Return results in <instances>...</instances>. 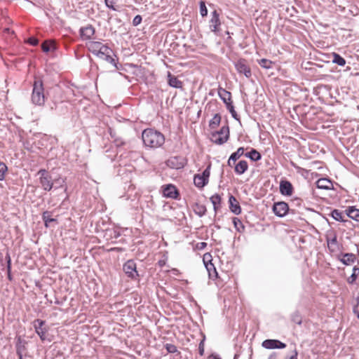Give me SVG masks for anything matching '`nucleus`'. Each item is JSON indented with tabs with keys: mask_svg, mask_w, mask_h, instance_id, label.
I'll use <instances>...</instances> for the list:
<instances>
[{
	"mask_svg": "<svg viewBox=\"0 0 359 359\" xmlns=\"http://www.w3.org/2000/svg\"><path fill=\"white\" fill-rule=\"evenodd\" d=\"M210 266H211V267H212V268H213V272L215 273V275H216V276H217V271H216L215 268L214 267V265H213L212 263H210Z\"/></svg>",
	"mask_w": 359,
	"mask_h": 359,
	"instance_id": "51",
	"label": "nucleus"
},
{
	"mask_svg": "<svg viewBox=\"0 0 359 359\" xmlns=\"http://www.w3.org/2000/svg\"><path fill=\"white\" fill-rule=\"evenodd\" d=\"M95 33V28L92 25H88L80 29V34L83 40L91 39Z\"/></svg>",
	"mask_w": 359,
	"mask_h": 359,
	"instance_id": "16",
	"label": "nucleus"
},
{
	"mask_svg": "<svg viewBox=\"0 0 359 359\" xmlns=\"http://www.w3.org/2000/svg\"><path fill=\"white\" fill-rule=\"evenodd\" d=\"M38 174L41 175L40 183L43 189L46 191H50L53 188V182L51 177L48 174L46 170L41 169Z\"/></svg>",
	"mask_w": 359,
	"mask_h": 359,
	"instance_id": "8",
	"label": "nucleus"
},
{
	"mask_svg": "<svg viewBox=\"0 0 359 359\" xmlns=\"http://www.w3.org/2000/svg\"><path fill=\"white\" fill-rule=\"evenodd\" d=\"M290 359H297V351H294V354L293 355H292Z\"/></svg>",
	"mask_w": 359,
	"mask_h": 359,
	"instance_id": "50",
	"label": "nucleus"
},
{
	"mask_svg": "<svg viewBox=\"0 0 359 359\" xmlns=\"http://www.w3.org/2000/svg\"><path fill=\"white\" fill-rule=\"evenodd\" d=\"M11 271V260H8V263H7L8 273H10Z\"/></svg>",
	"mask_w": 359,
	"mask_h": 359,
	"instance_id": "48",
	"label": "nucleus"
},
{
	"mask_svg": "<svg viewBox=\"0 0 359 359\" xmlns=\"http://www.w3.org/2000/svg\"><path fill=\"white\" fill-rule=\"evenodd\" d=\"M210 166H208L201 174H196L194 178V183L196 187L201 189L204 187L209 182L210 175Z\"/></svg>",
	"mask_w": 359,
	"mask_h": 359,
	"instance_id": "6",
	"label": "nucleus"
},
{
	"mask_svg": "<svg viewBox=\"0 0 359 359\" xmlns=\"http://www.w3.org/2000/svg\"><path fill=\"white\" fill-rule=\"evenodd\" d=\"M292 321L297 325H301L302 323V318L299 313H294L292 316Z\"/></svg>",
	"mask_w": 359,
	"mask_h": 359,
	"instance_id": "38",
	"label": "nucleus"
},
{
	"mask_svg": "<svg viewBox=\"0 0 359 359\" xmlns=\"http://www.w3.org/2000/svg\"><path fill=\"white\" fill-rule=\"evenodd\" d=\"M262 346L267 349L284 348L286 344L276 339H266L262 342Z\"/></svg>",
	"mask_w": 359,
	"mask_h": 359,
	"instance_id": "14",
	"label": "nucleus"
},
{
	"mask_svg": "<svg viewBox=\"0 0 359 359\" xmlns=\"http://www.w3.org/2000/svg\"><path fill=\"white\" fill-rule=\"evenodd\" d=\"M161 190L163 196L165 198L177 199L180 196L178 189L172 184L163 185L161 187Z\"/></svg>",
	"mask_w": 359,
	"mask_h": 359,
	"instance_id": "7",
	"label": "nucleus"
},
{
	"mask_svg": "<svg viewBox=\"0 0 359 359\" xmlns=\"http://www.w3.org/2000/svg\"><path fill=\"white\" fill-rule=\"evenodd\" d=\"M233 224L237 231L241 233L244 231L245 226L243 225L242 221L240 219L237 217H233Z\"/></svg>",
	"mask_w": 359,
	"mask_h": 359,
	"instance_id": "30",
	"label": "nucleus"
},
{
	"mask_svg": "<svg viewBox=\"0 0 359 359\" xmlns=\"http://www.w3.org/2000/svg\"><path fill=\"white\" fill-rule=\"evenodd\" d=\"M207 246V243L205 242H200L196 244V248L198 250H203Z\"/></svg>",
	"mask_w": 359,
	"mask_h": 359,
	"instance_id": "46",
	"label": "nucleus"
},
{
	"mask_svg": "<svg viewBox=\"0 0 359 359\" xmlns=\"http://www.w3.org/2000/svg\"><path fill=\"white\" fill-rule=\"evenodd\" d=\"M236 70L240 74H244L248 78L252 75L251 69L245 59H240L235 63Z\"/></svg>",
	"mask_w": 359,
	"mask_h": 359,
	"instance_id": "9",
	"label": "nucleus"
},
{
	"mask_svg": "<svg viewBox=\"0 0 359 359\" xmlns=\"http://www.w3.org/2000/svg\"><path fill=\"white\" fill-rule=\"evenodd\" d=\"M44 88L41 80L34 82L32 93V102L35 105L43 106L45 103Z\"/></svg>",
	"mask_w": 359,
	"mask_h": 359,
	"instance_id": "3",
	"label": "nucleus"
},
{
	"mask_svg": "<svg viewBox=\"0 0 359 359\" xmlns=\"http://www.w3.org/2000/svg\"><path fill=\"white\" fill-rule=\"evenodd\" d=\"M316 186L319 189H330L332 186V184L330 180L326 178H321L316 182Z\"/></svg>",
	"mask_w": 359,
	"mask_h": 359,
	"instance_id": "24",
	"label": "nucleus"
},
{
	"mask_svg": "<svg viewBox=\"0 0 359 359\" xmlns=\"http://www.w3.org/2000/svg\"><path fill=\"white\" fill-rule=\"evenodd\" d=\"M200 13L203 17H205L208 15V9L203 1L200 2Z\"/></svg>",
	"mask_w": 359,
	"mask_h": 359,
	"instance_id": "39",
	"label": "nucleus"
},
{
	"mask_svg": "<svg viewBox=\"0 0 359 359\" xmlns=\"http://www.w3.org/2000/svg\"><path fill=\"white\" fill-rule=\"evenodd\" d=\"M168 82L169 86L176 88H182V82L177 76L172 75L170 72L168 74Z\"/></svg>",
	"mask_w": 359,
	"mask_h": 359,
	"instance_id": "22",
	"label": "nucleus"
},
{
	"mask_svg": "<svg viewBox=\"0 0 359 359\" xmlns=\"http://www.w3.org/2000/svg\"><path fill=\"white\" fill-rule=\"evenodd\" d=\"M234 171L238 175L243 174L248 168V163L246 161L242 160L240 161L238 163H235Z\"/></svg>",
	"mask_w": 359,
	"mask_h": 359,
	"instance_id": "21",
	"label": "nucleus"
},
{
	"mask_svg": "<svg viewBox=\"0 0 359 359\" xmlns=\"http://www.w3.org/2000/svg\"><path fill=\"white\" fill-rule=\"evenodd\" d=\"M8 277L9 279H11V273H8Z\"/></svg>",
	"mask_w": 359,
	"mask_h": 359,
	"instance_id": "54",
	"label": "nucleus"
},
{
	"mask_svg": "<svg viewBox=\"0 0 359 359\" xmlns=\"http://www.w3.org/2000/svg\"><path fill=\"white\" fill-rule=\"evenodd\" d=\"M245 156L254 161H259L261 158V154L255 149H252L250 152L245 154Z\"/></svg>",
	"mask_w": 359,
	"mask_h": 359,
	"instance_id": "33",
	"label": "nucleus"
},
{
	"mask_svg": "<svg viewBox=\"0 0 359 359\" xmlns=\"http://www.w3.org/2000/svg\"><path fill=\"white\" fill-rule=\"evenodd\" d=\"M330 215L337 221L345 222L344 215L342 212L339 210H334L332 211Z\"/></svg>",
	"mask_w": 359,
	"mask_h": 359,
	"instance_id": "32",
	"label": "nucleus"
},
{
	"mask_svg": "<svg viewBox=\"0 0 359 359\" xmlns=\"http://www.w3.org/2000/svg\"><path fill=\"white\" fill-rule=\"evenodd\" d=\"M259 65L264 69H270L272 67L273 62L267 59H261L258 61Z\"/></svg>",
	"mask_w": 359,
	"mask_h": 359,
	"instance_id": "34",
	"label": "nucleus"
},
{
	"mask_svg": "<svg viewBox=\"0 0 359 359\" xmlns=\"http://www.w3.org/2000/svg\"><path fill=\"white\" fill-rule=\"evenodd\" d=\"M327 243L329 250L331 253H335L340 251V244L337 241V238L335 234L331 237H327Z\"/></svg>",
	"mask_w": 359,
	"mask_h": 359,
	"instance_id": "15",
	"label": "nucleus"
},
{
	"mask_svg": "<svg viewBox=\"0 0 359 359\" xmlns=\"http://www.w3.org/2000/svg\"><path fill=\"white\" fill-rule=\"evenodd\" d=\"M218 95L225 103L226 106H229L233 103L231 100V93L224 88H219Z\"/></svg>",
	"mask_w": 359,
	"mask_h": 359,
	"instance_id": "17",
	"label": "nucleus"
},
{
	"mask_svg": "<svg viewBox=\"0 0 359 359\" xmlns=\"http://www.w3.org/2000/svg\"><path fill=\"white\" fill-rule=\"evenodd\" d=\"M229 137V128L228 126H223L219 131L211 134V141L217 144L225 143Z\"/></svg>",
	"mask_w": 359,
	"mask_h": 359,
	"instance_id": "4",
	"label": "nucleus"
},
{
	"mask_svg": "<svg viewBox=\"0 0 359 359\" xmlns=\"http://www.w3.org/2000/svg\"><path fill=\"white\" fill-rule=\"evenodd\" d=\"M86 46L94 55L116 66L115 60L112 57L113 50L107 45L100 41H89Z\"/></svg>",
	"mask_w": 359,
	"mask_h": 359,
	"instance_id": "1",
	"label": "nucleus"
},
{
	"mask_svg": "<svg viewBox=\"0 0 359 359\" xmlns=\"http://www.w3.org/2000/svg\"><path fill=\"white\" fill-rule=\"evenodd\" d=\"M27 41L32 46H36L39 43V40L34 37H30Z\"/></svg>",
	"mask_w": 359,
	"mask_h": 359,
	"instance_id": "45",
	"label": "nucleus"
},
{
	"mask_svg": "<svg viewBox=\"0 0 359 359\" xmlns=\"http://www.w3.org/2000/svg\"><path fill=\"white\" fill-rule=\"evenodd\" d=\"M106 6L112 9L116 10V8L114 7V4H115V0H104Z\"/></svg>",
	"mask_w": 359,
	"mask_h": 359,
	"instance_id": "44",
	"label": "nucleus"
},
{
	"mask_svg": "<svg viewBox=\"0 0 359 359\" xmlns=\"http://www.w3.org/2000/svg\"><path fill=\"white\" fill-rule=\"evenodd\" d=\"M165 348L168 351V352L172 353H174L177 352V351L176 346H175L174 344H167L165 345Z\"/></svg>",
	"mask_w": 359,
	"mask_h": 359,
	"instance_id": "40",
	"label": "nucleus"
},
{
	"mask_svg": "<svg viewBox=\"0 0 359 359\" xmlns=\"http://www.w3.org/2000/svg\"><path fill=\"white\" fill-rule=\"evenodd\" d=\"M226 108L229 109V112L231 114L232 116L236 119L237 118V114L234 109V107L233 106V104H230L229 106L226 107Z\"/></svg>",
	"mask_w": 359,
	"mask_h": 359,
	"instance_id": "42",
	"label": "nucleus"
},
{
	"mask_svg": "<svg viewBox=\"0 0 359 359\" xmlns=\"http://www.w3.org/2000/svg\"><path fill=\"white\" fill-rule=\"evenodd\" d=\"M226 108L229 109V112L231 114L232 116L236 119L237 118V114L234 109V107L233 106V104H230L229 106L226 107Z\"/></svg>",
	"mask_w": 359,
	"mask_h": 359,
	"instance_id": "43",
	"label": "nucleus"
},
{
	"mask_svg": "<svg viewBox=\"0 0 359 359\" xmlns=\"http://www.w3.org/2000/svg\"><path fill=\"white\" fill-rule=\"evenodd\" d=\"M194 212L201 217L206 212V208L204 205L196 203L193 207Z\"/></svg>",
	"mask_w": 359,
	"mask_h": 359,
	"instance_id": "28",
	"label": "nucleus"
},
{
	"mask_svg": "<svg viewBox=\"0 0 359 359\" xmlns=\"http://www.w3.org/2000/svg\"><path fill=\"white\" fill-rule=\"evenodd\" d=\"M221 121V117L218 114H215L212 120L210 121V127L212 128H215L219 126Z\"/></svg>",
	"mask_w": 359,
	"mask_h": 359,
	"instance_id": "35",
	"label": "nucleus"
},
{
	"mask_svg": "<svg viewBox=\"0 0 359 359\" xmlns=\"http://www.w3.org/2000/svg\"><path fill=\"white\" fill-rule=\"evenodd\" d=\"M142 16L140 15H136L134 18H133V25L134 26H137L138 25H140L142 22Z\"/></svg>",
	"mask_w": 359,
	"mask_h": 359,
	"instance_id": "41",
	"label": "nucleus"
},
{
	"mask_svg": "<svg viewBox=\"0 0 359 359\" xmlns=\"http://www.w3.org/2000/svg\"><path fill=\"white\" fill-rule=\"evenodd\" d=\"M34 327L35 332L39 336L42 341H51L52 339L48 337V327L46 326V322L44 320L37 319L34 322Z\"/></svg>",
	"mask_w": 359,
	"mask_h": 359,
	"instance_id": "5",
	"label": "nucleus"
},
{
	"mask_svg": "<svg viewBox=\"0 0 359 359\" xmlns=\"http://www.w3.org/2000/svg\"><path fill=\"white\" fill-rule=\"evenodd\" d=\"M54 43L51 41H44L41 45V48L43 52H48L53 48Z\"/></svg>",
	"mask_w": 359,
	"mask_h": 359,
	"instance_id": "37",
	"label": "nucleus"
},
{
	"mask_svg": "<svg viewBox=\"0 0 359 359\" xmlns=\"http://www.w3.org/2000/svg\"><path fill=\"white\" fill-rule=\"evenodd\" d=\"M123 271L130 278H135L137 275L136 264L133 260H128L123 264Z\"/></svg>",
	"mask_w": 359,
	"mask_h": 359,
	"instance_id": "13",
	"label": "nucleus"
},
{
	"mask_svg": "<svg viewBox=\"0 0 359 359\" xmlns=\"http://www.w3.org/2000/svg\"><path fill=\"white\" fill-rule=\"evenodd\" d=\"M337 259L346 266L352 265L358 261L355 255L353 253H341L337 256Z\"/></svg>",
	"mask_w": 359,
	"mask_h": 359,
	"instance_id": "12",
	"label": "nucleus"
},
{
	"mask_svg": "<svg viewBox=\"0 0 359 359\" xmlns=\"http://www.w3.org/2000/svg\"><path fill=\"white\" fill-rule=\"evenodd\" d=\"M108 251H121V248H110Z\"/></svg>",
	"mask_w": 359,
	"mask_h": 359,
	"instance_id": "49",
	"label": "nucleus"
},
{
	"mask_svg": "<svg viewBox=\"0 0 359 359\" xmlns=\"http://www.w3.org/2000/svg\"><path fill=\"white\" fill-rule=\"evenodd\" d=\"M272 210L276 216L282 217L288 212L289 206L285 202H276L274 203Z\"/></svg>",
	"mask_w": 359,
	"mask_h": 359,
	"instance_id": "10",
	"label": "nucleus"
},
{
	"mask_svg": "<svg viewBox=\"0 0 359 359\" xmlns=\"http://www.w3.org/2000/svg\"><path fill=\"white\" fill-rule=\"evenodd\" d=\"M229 208L232 212L236 215H239L241 212V208L238 201L233 196H230L229 198Z\"/></svg>",
	"mask_w": 359,
	"mask_h": 359,
	"instance_id": "20",
	"label": "nucleus"
},
{
	"mask_svg": "<svg viewBox=\"0 0 359 359\" xmlns=\"http://www.w3.org/2000/svg\"><path fill=\"white\" fill-rule=\"evenodd\" d=\"M206 267H207L208 271H209V275H210V276H212V273H211V272H210V269L209 268L208 265H206Z\"/></svg>",
	"mask_w": 359,
	"mask_h": 359,
	"instance_id": "52",
	"label": "nucleus"
},
{
	"mask_svg": "<svg viewBox=\"0 0 359 359\" xmlns=\"http://www.w3.org/2000/svg\"><path fill=\"white\" fill-rule=\"evenodd\" d=\"M359 277V267L355 266L353 268L352 274L347 278L346 281L348 284L353 285L355 283Z\"/></svg>",
	"mask_w": 359,
	"mask_h": 359,
	"instance_id": "25",
	"label": "nucleus"
},
{
	"mask_svg": "<svg viewBox=\"0 0 359 359\" xmlns=\"http://www.w3.org/2000/svg\"><path fill=\"white\" fill-rule=\"evenodd\" d=\"M210 20V29L211 32L217 34L220 31L221 21L219 19V14L215 10L212 14Z\"/></svg>",
	"mask_w": 359,
	"mask_h": 359,
	"instance_id": "11",
	"label": "nucleus"
},
{
	"mask_svg": "<svg viewBox=\"0 0 359 359\" xmlns=\"http://www.w3.org/2000/svg\"><path fill=\"white\" fill-rule=\"evenodd\" d=\"M142 141L146 147L158 148L165 142L164 135L152 128L145 129L142 134Z\"/></svg>",
	"mask_w": 359,
	"mask_h": 359,
	"instance_id": "2",
	"label": "nucleus"
},
{
	"mask_svg": "<svg viewBox=\"0 0 359 359\" xmlns=\"http://www.w3.org/2000/svg\"><path fill=\"white\" fill-rule=\"evenodd\" d=\"M346 214L349 218L359 222V209L349 206L346 210Z\"/></svg>",
	"mask_w": 359,
	"mask_h": 359,
	"instance_id": "23",
	"label": "nucleus"
},
{
	"mask_svg": "<svg viewBox=\"0 0 359 359\" xmlns=\"http://www.w3.org/2000/svg\"><path fill=\"white\" fill-rule=\"evenodd\" d=\"M210 201L213 205L214 210L217 211L220 208L221 196L218 194H215L210 197Z\"/></svg>",
	"mask_w": 359,
	"mask_h": 359,
	"instance_id": "26",
	"label": "nucleus"
},
{
	"mask_svg": "<svg viewBox=\"0 0 359 359\" xmlns=\"http://www.w3.org/2000/svg\"><path fill=\"white\" fill-rule=\"evenodd\" d=\"M26 350L25 342H23L20 338L18 339V342L16 344V353L18 358H22V353Z\"/></svg>",
	"mask_w": 359,
	"mask_h": 359,
	"instance_id": "27",
	"label": "nucleus"
},
{
	"mask_svg": "<svg viewBox=\"0 0 359 359\" xmlns=\"http://www.w3.org/2000/svg\"><path fill=\"white\" fill-rule=\"evenodd\" d=\"M42 219L46 227H48L50 222L56 221L55 219L51 218V213L49 211H45L43 212Z\"/></svg>",
	"mask_w": 359,
	"mask_h": 359,
	"instance_id": "29",
	"label": "nucleus"
},
{
	"mask_svg": "<svg viewBox=\"0 0 359 359\" xmlns=\"http://www.w3.org/2000/svg\"><path fill=\"white\" fill-rule=\"evenodd\" d=\"M8 170L7 165L4 162H0V180L5 179L6 173Z\"/></svg>",
	"mask_w": 359,
	"mask_h": 359,
	"instance_id": "36",
	"label": "nucleus"
},
{
	"mask_svg": "<svg viewBox=\"0 0 359 359\" xmlns=\"http://www.w3.org/2000/svg\"><path fill=\"white\" fill-rule=\"evenodd\" d=\"M6 260H7V261H8V260H11V257H10V255H6Z\"/></svg>",
	"mask_w": 359,
	"mask_h": 359,
	"instance_id": "53",
	"label": "nucleus"
},
{
	"mask_svg": "<svg viewBox=\"0 0 359 359\" xmlns=\"http://www.w3.org/2000/svg\"><path fill=\"white\" fill-rule=\"evenodd\" d=\"M198 349H199L200 355H203L204 353V342H203V341H201V343L199 344Z\"/></svg>",
	"mask_w": 359,
	"mask_h": 359,
	"instance_id": "47",
	"label": "nucleus"
},
{
	"mask_svg": "<svg viewBox=\"0 0 359 359\" xmlns=\"http://www.w3.org/2000/svg\"><path fill=\"white\" fill-rule=\"evenodd\" d=\"M280 191L283 195L291 196L293 192L292 184L288 181H281L280 184Z\"/></svg>",
	"mask_w": 359,
	"mask_h": 359,
	"instance_id": "18",
	"label": "nucleus"
},
{
	"mask_svg": "<svg viewBox=\"0 0 359 359\" xmlns=\"http://www.w3.org/2000/svg\"><path fill=\"white\" fill-rule=\"evenodd\" d=\"M245 149L243 147H239L236 151L233 153L227 162V164L230 167H233V165H235L236 161L243 155H244Z\"/></svg>",
	"mask_w": 359,
	"mask_h": 359,
	"instance_id": "19",
	"label": "nucleus"
},
{
	"mask_svg": "<svg viewBox=\"0 0 359 359\" xmlns=\"http://www.w3.org/2000/svg\"><path fill=\"white\" fill-rule=\"evenodd\" d=\"M19 359H23L22 358H19Z\"/></svg>",
	"mask_w": 359,
	"mask_h": 359,
	"instance_id": "55",
	"label": "nucleus"
},
{
	"mask_svg": "<svg viewBox=\"0 0 359 359\" xmlns=\"http://www.w3.org/2000/svg\"><path fill=\"white\" fill-rule=\"evenodd\" d=\"M332 62L335 64H337L339 66H344L346 65V60L344 57L339 55L338 53H332Z\"/></svg>",
	"mask_w": 359,
	"mask_h": 359,
	"instance_id": "31",
	"label": "nucleus"
}]
</instances>
